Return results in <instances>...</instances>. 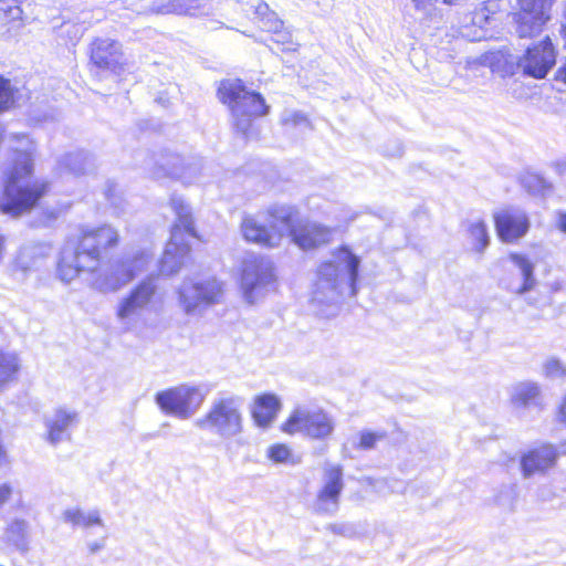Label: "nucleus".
I'll list each match as a JSON object with an SVG mask.
<instances>
[{"label":"nucleus","instance_id":"obj_28","mask_svg":"<svg viewBox=\"0 0 566 566\" xmlns=\"http://www.w3.org/2000/svg\"><path fill=\"white\" fill-rule=\"evenodd\" d=\"M511 400L516 408L538 407L541 405V388L536 382H520L513 388Z\"/></svg>","mask_w":566,"mask_h":566},{"label":"nucleus","instance_id":"obj_16","mask_svg":"<svg viewBox=\"0 0 566 566\" xmlns=\"http://www.w3.org/2000/svg\"><path fill=\"white\" fill-rule=\"evenodd\" d=\"M254 8V15L260 28L272 33V41L282 45V51H295L296 45L292 41V33L284 27V22L270 9L269 4L259 1Z\"/></svg>","mask_w":566,"mask_h":566},{"label":"nucleus","instance_id":"obj_44","mask_svg":"<svg viewBox=\"0 0 566 566\" xmlns=\"http://www.w3.org/2000/svg\"><path fill=\"white\" fill-rule=\"evenodd\" d=\"M282 124L286 128L293 127H302V128H311L310 120L307 117L301 112L286 111L282 115Z\"/></svg>","mask_w":566,"mask_h":566},{"label":"nucleus","instance_id":"obj_6","mask_svg":"<svg viewBox=\"0 0 566 566\" xmlns=\"http://www.w3.org/2000/svg\"><path fill=\"white\" fill-rule=\"evenodd\" d=\"M243 398L232 394H219L205 416L195 420L193 424L223 439L240 434L243 430Z\"/></svg>","mask_w":566,"mask_h":566},{"label":"nucleus","instance_id":"obj_22","mask_svg":"<svg viewBox=\"0 0 566 566\" xmlns=\"http://www.w3.org/2000/svg\"><path fill=\"white\" fill-rule=\"evenodd\" d=\"M120 44L111 39H96L91 48V61L102 70L115 71L119 64Z\"/></svg>","mask_w":566,"mask_h":566},{"label":"nucleus","instance_id":"obj_1","mask_svg":"<svg viewBox=\"0 0 566 566\" xmlns=\"http://www.w3.org/2000/svg\"><path fill=\"white\" fill-rule=\"evenodd\" d=\"M359 264L360 259L347 247H342L332 253L329 261L319 265L312 295V305L317 315H336L342 297L345 294L356 295Z\"/></svg>","mask_w":566,"mask_h":566},{"label":"nucleus","instance_id":"obj_43","mask_svg":"<svg viewBox=\"0 0 566 566\" xmlns=\"http://www.w3.org/2000/svg\"><path fill=\"white\" fill-rule=\"evenodd\" d=\"M104 193L111 206L114 208V213L116 216H122L124 213V200L118 191L117 185L113 181H107Z\"/></svg>","mask_w":566,"mask_h":566},{"label":"nucleus","instance_id":"obj_35","mask_svg":"<svg viewBox=\"0 0 566 566\" xmlns=\"http://www.w3.org/2000/svg\"><path fill=\"white\" fill-rule=\"evenodd\" d=\"M520 6V11L530 13V15H535L537 18H543V21L547 22L549 20V11L554 3V0H517Z\"/></svg>","mask_w":566,"mask_h":566},{"label":"nucleus","instance_id":"obj_25","mask_svg":"<svg viewBox=\"0 0 566 566\" xmlns=\"http://www.w3.org/2000/svg\"><path fill=\"white\" fill-rule=\"evenodd\" d=\"M281 409V402L277 396L273 394H263L255 398L252 408V417L256 426L268 428L276 418Z\"/></svg>","mask_w":566,"mask_h":566},{"label":"nucleus","instance_id":"obj_39","mask_svg":"<svg viewBox=\"0 0 566 566\" xmlns=\"http://www.w3.org/2000/svg\"><path fill=\"white\" fill-rule=\"evenodd\" d=\"M87 27L84 22H63L59 28V36L67 39L71 43H75L86 31Z\"/></svg>","mask_w":566,"mask_h":566},{"label":"nucleus","instance_id":"obj_26","mask_svg":"<svg viewBox=\"0 0 566 566\" xmlns=\"http://www.w3.org/2000/svg\"><path fill=\"white\" fill-rule=\"evenodd\" d=\"M21 367L22 360L17 352L0 349V390L18 379Z\"/></svg>","mask_w":566,"mask_h":566},{"label":"nucleus","instance_id":"obj_54","mask_svg":"<svg viewBox=\"0 0 566 566\" xmlns=\"http://www.w3.org/2000/svg\"><path fill=\"white\" fill-rule=\"evenodd\" d=\"M483 35L480 34V35H475L474 39H481Z\"/></svg>","mask_w":566,"mask_h":566},{"label":"nucleus","instance_id":"obj_23","mask_svg":"<svg viewBox=\"0 0 566 566\" xmlns=\"http://www.w3.org/2000/svg\"><path fill=\"white\" fill-rule=\"evenodd\" d=\"M387 438L385 430L373 431L363 429L347 439L343 444L342 452L345 458L354 459L355 451H369Z\"/></svg>","mask_w":566,"mask_h":566},{"label":"nucleus","instance_id":"obj_32","mask_svg":"<svg viewBox=\"0 0 566 566\" xmlns=\"http://www.w3.org/2000/svg\"><path fill=\"white\" fill-rule=\"evenodd\" d=\"M516 33L520 38H532L542 31L543 25L546 23L543 18L530 15V13L517 12L515 14Z\"/></svg>","mask_w":566,"mask_h":566},{"label":"nucleus","instance_id":"obj_47","mask_svg":"<svg viewBox=\"0 0 566 566\" xmlns=\"http://www.w3.org/2000/svg\"><path fill=\"white\" fill-rule=\"evenodd\" d=\"M12 493V489L9 484L0 485V506L3 505Z\"/></svg>","mask_w":566,"mask_h":566},{"label":"nucleus","instance_id":"obj_21","mask_svg":"<svg viewBox=\"0 0 566 566\" xmlns=\"http://www.w3.org/2000/svg\"><path fill=\"white\" fill-rule=\"evenodd\" d=\"M556 459L557 451L551 444H543L530 450L521 459V468L524 478H528L537 472H544L554 465Z\"/></svg>","mask_w":566,"mask_h":566},{"label":"nucleus","instance_id":"obj_19","mask_svg":"<svg viewBox=\"0 0 566 566\" xmlns=\"http://www.w3.org/2000/svg\"><path fill=\"white\" fill-rule=\"evenodd\" d=\"M497 235L504 242H512L526 234L530 221L525 212L506 209L494 214Z\"/></svg>","mask_w":566,"mask_h":566},{"label":"nucleus","instance_id":"obj_11","mask_svg":"<svg viewBox=\"0 0 566 566\" xmlns=\"http://www.w3.org/2000/svg\"><path fill=\"white\" fill-rule=\"evenodd\" d=\"M222 283L214 277L197 280L186 277L177 289L178 304L187 315L218 303L222 295Z\"/></svg>","mask_w":566,"mask_h":566},{"label":"nucleus","instance_id":"obj_13","mask_svg":"<svg viewBox=\"0 0 566 566\" xmlns=\"http://www.w3.org/2000/svg\"><path fill=\"white\" fill-rule=\"evenodd\" d=\"M344 490V473L338 464L324 468L322 486L316 494L314 512L321 515H335L339 510V499Z\"/></svg>","mask_w":566,"mask_h":566},{"label":"nucleus","instance_id":"obj_4","mask_svg":"<svg viewBox=\"0 0 566 566\" xmlns=\"http://www.w3.org/2000/svg\"><path fill=\"white\" fill-rule=\"evenodd\" d=\"M218 96L229 106L237 130L247 138L252 136L254 119L266 115L270 108L262 95L247 90L241 80L221 82Z\"/></svg>","mask_w":566,"mask_h":566},{"label":"nucleus","instance_id":"obj_31","mask_svg":"<svg viewBox=\"0 0 566 566\" xmlns=\"http://www.w3.org/2000/svg\"><path fill=\"white\" fill-rule=\"evenodd\" d=\"M7 537L19 551H28L30 544L29 523L24 520L12 521L7 528Z\"/></svg>","mask_w":566,"mask_h":566},{"label":"nucleus","instance_id":"obj_38","mask_svg":"<svg viewBox=\"0 0 566 566\" xmlns=\"http://www.w3.org/2000/svg\"><path fill=\"white\" fill-rule=\"evenodd\" d=\"M542 375L552 380L564 379L566 378V364L557 357H548L542 365Z\"/></svg>","mask_w":566,"mask_h":566},{"label":"nucleus","instance_id":"obj_18","mask_svg":"<svg viewBox=\"0 0 566 566\" xmlns=\"http://www.w3.org/2000/svg\"><path fill=\"white\" fill-rule=\"evenodd\" d=\"M293 219L294 217L291 219V228L287 234L291 235L292 241L302 250H311L331 241L333 237L331 228L316 222L294 226Z\"/></svg>","mask_w":566,"mask_h":566},{"label":"nucleus","instance_id":"obj_30","mask_svg":"<svg viewBox=\"0 0 566 566\" xmlns=\"http://www.w3.org/2000/svg\"><path fill=\"white\" fill-rule=\"evenodd\" d=\"M509 258L511 262L521 271L523 277L522 285L517 287L515 292L517 294H523L531 291L536 283L534 277V264L523 254L511 253Z\"/></svg>","mask_w":566,"mask_h":566},{"label":"nucleus","instance_id":"obj_33","mask_svg":"<svg viewBox=\"0 0 566 566\" xmlns=\"http://www.w3.org/2000/svg\"><path fill=\"white\" fill-rule=\"evenodd\" d=\"M468 233L473 250L482 253L490 243L488 227L483 220H473L468 223Z\"/></svg>","mask_w":566,"mask_h":566},{"label":"nucleus","instance_id":"obj_42","mask_svg":"<svg viewBox=\"0 0 566 566\" xmlns=\"http://www.w3.org/2000/svg\"><path fill=\"white\" fill-rule=\"evenodd\" d=\"M494 12L495 10L491 9V3H483L472 12L470 21L480 30H483L490 24L491 15L494 14Z\"/></svg>","mask_w":566,"mask_h":566},{"label":"nucleus","instance_id":"obj_24","mask_svg":"<svg viewBox=\"0 0 566 566\" xmlns=\"http://www.w3.org/2000/svg\"><path fill=\"white\" fill-rule=\"evenodd\" d=\"M51 247L45 243H29L20 248L14 259V265L22 272L38 269L51 253Z\"/></svg>","mask_w":566,"mask_h":566},{"label":"nucleus","instance_id":"obj_2","mask_svg":"<svg viewBox=\"0 0 566 566\" xmlns=\"http://www.w3.org/2000/svg\"><path fill=\"white\" fill-rule=\"evenodd\" d=\"M19 143L21 147L14 149L12 160L3 168L1 177L0 211L12 217L32 209L49 187L43 180H29L33 171V146L27 136H22Z\"/></svg>","mask_w":566,"mask_h":566},{"label":"nucleus","instance_id":"obj_15","mask_svg":"<svg viewBox=\"0 0 566 566\" xmlns=\"http://www.w3.org/2000/svg\"><path fill=\"white\" fill-rule=\"evenodd\" d=\"M203 163L200 158L185 159L178 154L163 155L158 163L156 177L168 176L179 179L186 185L202 181Z\"/></svg>","mask_w":566,"mask_h":566},{"label":"nucleus","instance_id":"obj_40","mask_svg":"<svg viewBox=\"0 0 566 566\" xmlns=\"http://www.w3.org/2000/svg\"><path fill=\"white\" fill-rule=\"evenodd\" d=\"M266 454L268 458L274 463H296L291 449L283 443H277L269 447Z\"/></svg>","mask_w":566,"mask_h":566},{"label":"nucleus","instance_id":"obj_7","mask_svg":"<svg viewBox=\"0 0 566 566\" xmlns=\"http://www.w3.org/2000/svg\"><path fill=\"white\" fill-rule=\"evenodd\" d=\"M265 226L254 216H245L241 222L243 238L264 248L279 247L281 240L291 228V219L296 214V208L289 205H274L268 209Z\"/></svg>","mask_w":566,"mask_h":566},{"label":"nucleus","instance_id":"obj_5","mask_svg":"<svg viewBox=\"0 0 566 566\" xmlns=\"http://www.w3.org/2000/svg\"><path fill=\"white\" fill-rule=\"evenodd\" d=\"M170 205L177 221L171 228L170 240L159 261V271L163 275H172L186 265L190 247L185 238H197L189 206L181 197H172Z\"/></svg>","mask_w":566,"mask_h":566},{"label":"nucleus","instance_id":"obj_50","mask_svg":"<svg viewBox=\"0 0 566 566\" xmlns=\"http://www.w3.org/2000/svg\"><path fill=\"white\" fill-rule=\"evenodd\" d=\"M556 80L566 84V62L557 70Z\"/></svg>","mask_w":566,"mask_h":566},{"label":"nucleus","instance_id":"obj_12","mask_svg":"<svg viewBox=\"0 0 566 566\" xmlns=\"http://www.w3.org/2000/svg\"><path fill=\"white\" fill-rule=\"evenodd\" d=\"M240 282L244 300L255 303L274 283L272 262L261 255L247 254L242 260Z\"/></svg>","mask_w":566,"mask_h":566},{"label":"nucleus","instance_id":"obj_36","mask_svg":"<svg viewBox=\"0 0 566 566\" xmlns=\"http://www.w3.org/2000/svg\"><path fill=\"white\" fill-rule=\"evenodd\" d=\"M145 12L156 14L186 13L184 0H154Z\"/></svg>","mask_w":566,"mask_h":566},{"label":"nucleus","instance_id":"obj_3","mask_svg":"<svg viewBox=\"0 0 566 566\" xmlns=\"http://www.w3.org/2000/svg\"><path fill=\"white\" fill-rule=\"evenodd\" d=\"M118 232L111 226L83 229L74 239L70 238L60 252L57 276L63 282H71L83 271H95L101 261L102 251L116 245Z\"/></svg>","mask_w":566,"mask_h":566},{"label":"nucleus","instance_id":"obj_8","mask_svg":"<svg viewBox=\"0 0 566 566\" xmlns=\"http://www.w3.org/2000/svg\"><path fill=\"white\" fill-rule=\"evenodd\" d=\"M157 292L153 277H147L123 296L115 307L116 319L123 332H132L144 322Z\"/></svg>","mask_w":566,"mask_h":566},{"label":"nucleus","instance_id":"obj_48","mask_svg":"<svg viewBox=\"0 0 566 566\" xmlns=\"http://www.w3.org/2000/svg\"><path fill=\"white\" fill-rule=\"evenodd\" d=\"M558 418H559L560 422L566 424V394H565V397L563 398V401L559 407Z\"/></svg>","mask_w":566,"mask_h":566},{"label":"nucleus","instance_id":"obj_27","mask_svg":"<svg viewBox=\"0 0 566 566\" xmlns=\"http://www.w3.org/2000/svg\"><path fill=\"white\" fill-rule=\"evenodd\" d=\"M62 521L73 527L90 528L93 526L104 527L97 510L83 511L80 507H69L62 513Z\"/></svg>","mask_w":566,"mask_h":566},{"label":"nucleus","instance_id":"obj_41","mask_svg":"<svg viewBox=\"0 0 566 566\" xmlns=\"http://www.w3.org/2000/svg\"><path fill=\"white\" fill-rule=\"evenodd\" d=\"M125 260L132 261L135 276L148 269V264L153 260V253L149 250H137L132 254H127Z\"/></svg>","mask_w":566,"mask_h":566},{"label":"nucleus","instance_id":"obj_45","mask_svg":"<svg viewBox=\"0 0 566 566\" xmlns=\"http://www.w3.org/2000/svg\"><path fill=\"white\" fill-rule=\"evenodd\" d=\"M13 103V90L9 80L0 75V111H4Z\"/></svg>","mask_w":566,"mask_h":566},{"label":"nucleus","instance_id":"obj_20","mask_svg":"<svg viewBox=\"0 0 566 566\" xmlns=\"http://www.w3.org/2000/svg\"><path fill=\"white\" fill-rule=\"evenodd\" d=\"M78 422V413L74 409L60 407L45 417L46 440L55 446L70 439V431Z\"/></svg>","mask_w":566,"mask_h":566},{"label":"nucleus","instance_id":"obj_34","mask_svg":"<svg viewBox=\"0 0 566 566\" xmlns=\"http://www.w3.org/2000/svg\"><path fill=\"white\" fill-rule=\"evenodd\" d=\"M22 13L18 0H0V24L20 27Z\"/></svg>","mask_w":566,"mask_h":566},{"label":"nucleus","instance_id":"obj_17","mask_svg":"<svg viewBox=\"0 0 566 566\" xmlns=\"http://www.w3.org/2000/svg\"><path fill=\"white\" fill-rule=\"evenodd\" d=\"M135 277L132 261L118 260L107 268L99 270L92 282L94 289L107 293L115 292Z\"/></svg>","mask_w":566,"mask_h":566},{"label":"nucleus","instance_id":"obj_46","mask_svg":"<svg viewBox=\"0 0 566 566\" xmlns=\"http://www.w3.org/2000/svg\"><path fill=\"white\" fill-rule=\"evenodd\" d=\"M88 553L95 555L105 547V538L98 541H91L86 544Z\"/></svg>","mask_w":566,"mask_h":566},{"label":"nucleus","instance_id":"obj_55","mask_svg":"<svg viewBox=\"0 0 566 566\" xmlns=\"http://www.w3.org/2000/svg\"><path fill=\"white\" fill-rule=\"evenodd\" d=\"M537 181H538V184H539V187H543V186H542L543 180L538 179Z\"/></svg>","mask_w":566,"mask_h":566},{"label":"nucleus","instance_id":"obj_14","mask_svg":"<svg viewBox=\"0 0 566 566\" xmlns=\"http://www.w3.org/2000/svg\"><path fill=\"white\" fill-rule=\"evenodd\" d=\"M557 52L552 40L546 36L538 43L528 46L518 59L517 67L524 75L544 78L556 64Z\"/></svg>","mask_w":566,"mask_h":566},{"label":"nucleus","instance_id":"obj_52","mask_svg":"<svg viewBox=\"0 0 566 566\" xmlns=\"http://www.w3.org/2000/svg\"><path fill=\"white\" fill-rule=\"evenodd\" d=\"M558 227L562 231L566 232V212L559 213L558 216Z\"/></svg>","mask_w":566,"mask_h":566},{"label":"nucleus","instance_id":"obj_37","mask_svg":"<svg viewBox=\"0 0 566 566\" xmlns=\"http://www.w3.org/2000/svg\"><path fill=\"white\" fill-rule=\"evenodd\" d=\"M518 495L517 485L514 483L501 485L495 495L494 502L499 506L507 510H512Z\"/></svg>","mask_w":566,"mask_h":566},{"label":"nucleus","instance_id":"obj_10","mask_svg":"<svg viewBox=\"0 0 566 566\" xmlns=\"http://www.w3.org/2000/svg\"><path fill=\"white\" fill-rule=\"evenodd\" d=\"M335 419L321 408L297 407L283 423L289 434L302 433L313 440L324 441L335 431Z\"/></svg>","mask_w":566,"mask_h":566},{"label":"nucleus","instance_id":"obj_29","mask_svg":"<svg viewBox=\"0 0 566 566\" xmlns=\"http://www.w3.org/2000/svg\"><path fill=\"white\" fill-rule=\"evenodd\" d=\"M59 167L72 175L80 176L94 169V159L88 153L77 150L64 155L59 161Z\"/></svg>","mask_w":566,"mask_h":566},{"label":"nucleus","instance_id":"obj_53","mask_svg":"<svg viewBox=\"0 0 566 566\" xmlns=\"http://www.w3.org/2000/svg\"><path fill=\"white\" fill-rule=\"evenodd\" d=\"M446 3H452L454 0H443Z\"/></svg>","mask_w":566,"mask_h":566},{"label":"nucleus","instance_id":"obj_9","mask_svg":"<svg viewBox=\"0 0 566 566\" xmlns=\"http://www.w3.org/2000/svg\"><path fill=\"white\" fill-rule=\"evenodd\" d=\"M208 392L203 385L182 384L157 392L155 401L165 413L186 420L199 410Z\"/></svg>","mask_w":566,"mask_h":566},{"label":"nucleus","instance_id":"obj_51","mask_svg":"<svg viewBox=\"0 0 566 566\" xmlns=\"http://www.w3.org/2000/svg\"><path fill=\"white\" fill-rule=\"evenodd\" d=\"M562 34H563V39H564V46L566 49V2H565V8H564V12H563V18H562Z\"/></svg>","mask_w":566,"mask_h":566},{"label":"nucleus","instance_id":"obj_49","mask_svg":"<svg viewBox=\"0 0 566 566\" xmlns=\"http://www.w3.org/2000/svg\"><path fill=\"white\" fill-rule=\"evenodd\" d=\"M327 530L335 534H345L346 525L344 524H329Z\"/></svg>","mask_w":566,"mask_h":566}]
</instances>
